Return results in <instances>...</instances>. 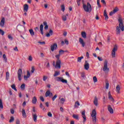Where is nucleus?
I'll return each instance as SVG.
<instances>
[{"instance_id": "f257e3e1", "label": "nucleus", "mask_w": 124, "mask_h": 124, "mask_svg": "<svg viewBox=\"0 0 124 124\" xmlns=\"http://www.w3.org/2000/svg\"><path fill=\"white\" fill-rule=\"evenodd\" d=\"M64 51L62 50H59V54L58 55H55V58L57 59L56 63L55 64V62L53 61L52 64L54 67L56 69H61V61L60 60L61 55H62L64 53Z\"/></svg>"}, {"instance_id": "f03ea898", "label": "nucleus", "mask_w": 124, "mask_h": 124, "mask_svg": "<svg viewBox=\"0 0 124 124\" xmlns=\"http://www.w3.org/2000/svg\"><path fill=\"white\" fill-rule=\"evenodd\" d=\"M118 21L119 22V26H117L116 27V31H121V30L122 31H124V23H123V19L122 18H119L118 19Z\"/></svg>"}, {"instance_id": "7ed1b4c3", "label": "nucleus", "mask_w": 124, "mask_h": 124, "mask_svg": "<svg viewBox=\"0 0 124 124\" xmlns=\"http://www.w3.org/2000/svg\"><path fill=\"white\" fill-rule=\"evenodd\" d=\"M83 7L85 12H89L91 13L92 12V5L89 2H87V5L83 4Z\"/></svg>"}, {"instance_id": "20e7f679", "label": "nucleus", "mask_w": 124, "mask_h": 124, "mask_svg": "<svg viewBox=\"0 0 124 124\" xmlns=\"http://www.w3.org/2000/svg\"><path fill=\"white\" fill-rule=\"evenodd\" d=\"M91 117H92L93 123V124H95L96 122V111L95 109L93 110Z\"/></svg>"}, {"instance_id": "39448f33", "label": "nucleus", "mask_w": 124, "mask_h": 124, "mask_svg": "<svg viewBox=\"0 0 124 124\" xmlns=\"http://www.w3.org/2000/svg\"><path fill=\"white\" fill-rule=\"evenodd\" d=\"M108 61H105L103 70L104 71V72H106V73L108 72L109 71V68L108 67Z\"/></svg>"}, {"instance_id": "423d86ee", "label": "nucleus", "mask_w": 124, "mask_h": 124, "mask_svg": "<svg viewBox=\"0 0 124 124\" xmlns=\"http://www.w3.org/2000/svg\"><path fill=\"white\" fill-rule=\"evenodd\" d=\"M118 50V46L117 45H115L114 46V47H113L112 50V53H111V56L112 58H115V52Z\"/></svg>"}, {"instance_id": "0eeeda50", "label": "nucleus", "mask_w": 124, "mask_h": 124, "mask_svg": "<svg viewBox=\"0 0 124 124\" xmlns=\"http://www.w3.org/2000/svg\"><path fill=\"white\" fill-rule=\"evenodd\" d=\"M57 81L58 82H62L63 83L66 84L67 83V80L63 79V78L61 77H57Z\"/></svg>"}, {"instance_id": "6e6552de", "label": "nucleus", "mask_w": 124, "mask_h": 124, "mask_svg": "<svg viewBox=\"0 0 124 124\" xmlns=\"http://www.w3.org/2000/svg\"><path fill=\"white\" fill-rule=\"evenodd\" d=\"M22 70L21 69H19L18 71H17V76H18V80L19 81H21L22 80Z\"/></svg>"}, {"instance_id": "1a4fd4ad", "label": "nucleus", "mask_w": 124, "mask_h": 124, "mask_svg": "<svg viewBox=\"0 0 124 124\" xmlns=\"http://www.w3.org/2000/svg\"><path fill=\"white\" fill-rule=\"evenodd\" d=\"M119 11V8L118 7H116L112 11L110 12L109 13L110 16H112L113 14H115V13H117V12Z\"/></svg>"}, {"instance_id": "9d476101", "label": "nucleus", "mask_w": 124, "mask_h": 124, "mask_svg": "<svg viewBox=\"0 0 124 124\" xmlns=\"http://www.w3.org/2000/svg\"><path fill=\"white\" fill-rule=\"evenodd\" d=\"M57 48V44L55 43L53 44L52 46H50V49H51L52 51H54L55 49H56Z\"/></svg>"}, {"instance_id": "9b49d317", "label": "nucleus", "mask_w": 124, "mask_h": 124, "mask_svg": "<svg viewBox=\"0 0 124 124\" xmlns=\"http://www.w3.org/2000/svg\"><path fill=\"white\" fill-rule=\"evenodd\" d=\"M81 115H82V118H83V122L85 123L86 120H87V118L86 117V116H85V111H83L81 113Z\"/></svg>"}, {"instance_id": "f8f14e48", "label": "nucleus", "mask_w": 124, "mask_h": 124, "mask_svg": "<svg viewBox=\"0 0 124 124\" xmlns=\"http://www.w3.org/2000/svg\"><path fill=\"white\" fill-rule=\"evenodd\" d=\"M79 42L80 45H82V47H85V43L81 38H79Z\"/></svg>"}, {"instance_id": "ddd939ff", "label": "nucleus", "mask_w": 124, "mask_h": 124, "mask_svg": "<svg viewBox=\"0 0 124 124\" xmlns=\"http://www.w3.org/2000/svg\"><path fill=\"white\" fill-rule=\"evenodd\" d=\"M108 110L110 114H113L114 113V110L113 109L111 108L110 105H109L108 106Z\"/></svg>"}, {"instance_id": "4468645a", "label": "nucleus", "mask_w": 124, "mask_h": 124, "mask_svg": "<svg viewBox=\"0 0 124 124\" xmlns=\"http://www.w3.org/2000/svg\"><path fill=\"white\" fill-rule=\"evenodd\" d=\"M5 21V19L4 18V17H2L0 22V27H4Z\"/></svg>"}, {"instance_id": "2eb2a0df", "label": "nucleus", "mask_w": 124, "mask_h": 124, "mask_svg": "<svg viewBox=\"0 0 124 124\" xmlns=\"http://www.w3.org/2000/svg\"><path fill=\"white\" fill-rule=\"evenodd\" d=\"M85 69L88 70L90 68V64L88 63L87 61H85V64L84 65Z\"/></svg>"}, {"instance_id": "dca6fc26", "label": "nucleus", "mask_w": 124, "mask_h": 124, "mask_svg": "<svg viewBox=\"0 0 124 124\" xmlns=\"http://www.w3.org/2000/svg\"><path fill=\"white\" fill-rule=\"evenodd\" d=\"M93 103L95 106H97L98 105V100H97V98L96 96H95L94 97Z\"/></svg>"}, {"instance_id": "f3484780", "label": "nucleus", "mask_w": 124, "mask_h": 124, "mask_svg": "<svg viewBox=\"0 0 124 124\" xmlns=\"http://www.w3.org/2000/svg\"><path fill=\"white\" fill-rule=\"evenodd\" d=\"M28 10H29V5L25 4L24 6V12H28Z\"/></svg>"}, {"instance_id": "a211bd4d", "label": "nucleus", "mask_w": 124, "mask_h": 124, "mask_svg": "<svg viewBox=\"0 0 124 124\" xmlns=\"http://www.w3.org/2000/svg\"><path fill=\"white\" fill-rule=\"evenodd\" d=\"M44 26H45L44 30L45 31H46V30H48V25H47V22L44 21L43 22Z\"/></svg>"}, {"instance_id": "6ab92c4d", "label": "nucleus", "mask_w": 124, "mask_h": 124, "mask_svg": "<svg viewBox=\"0 0 124 124\" xmlns=\"http://www.w3.org/2000/svg\"><path fill=\"white\" fill-rule=\"evenodd\" d=\"M22 116L23 118H25L27 117V114L25 112V110L24 109H22Z\"/></svg>"}, {"instance_id": "aec40b11", "label": "nucleus", "mask_w": 124, "mask_h": 124, "mask_svg": "<svg viewBox=\"0 0 124 124\" xmlns=\"http://www.w3.org/2000/svg\"><path fill=\"white\" fill-rule=\"evenodd\" d=\"M33 120H34V122H37V116L36 114H34L32 115Z\"/></svg>"}, {"instance_id": "412c9836", "label": "nucleus", "mask_w": 124, "mask_h": 124, "mask_svg": "<svg viewBox=\"0 0 124 124\" xmlns=\"http://www.w3.org/2000/svg\"><path fill=\"white\" fill-rule=\"evenodd\" d=\"M36 102H37V98L36 96H34V97L32 98V103L33 104H36Z\"/></svg>"}, {"instance_id": "4be33fe9", "label": "nucleus", "mask_w": 124, "mask_h": 124, "mask_svg": "<svg viewBox=\"0 0 124 124\" xmlns=\"http://www.w3.org/2000/svg\"><path fill=\"white\" fill-rule=\"evenodd\" d=\"M81 35L83 38L84 39L87 38V34L85 33V32L82 31Z\"/></svg>"}, {"instance_id": "5701e85b", "label": "nucleus", "mask_w": 124, "mask_h": 124, "mask_svg": "<svg viewBox=\"0 0 124 124\" xmlns=\"http://www.w3.org/2000/svg\"><path fill=\"white\" fill-rule=\"evenodd\" d=\"M116 92H117L118 93H120V91L121 90L120 86L119 85L116 86Z\"/></svg>"}, {"instance_id": "b1692460", "label": "nucleus", "mask_w": 124, "mask_h": 124, "mask_svg": "<svg viewBox=\"0 0 124 124\" xmlns=\"http://www.w3.org/2000/svg\"><path fill=\"white\" fill-rule=\"evenodd\" d=\"M104 16L105 17V19L106 20H108V15H107V13H106V11L105 10L104 12Z\"/></svg>"}, {"instance_id": "393cba45", "label": "nucleus", "mask_w": 124, "mask_h": 124, "mask_svg": "<svg viewBox=\"0 0 124 124\" xmlns=\"http://www.w3.org/2000/svg\"><path fill=\"white\" fill-rule=\"evenodd\" d=\"M73 117L74 119H76V120H79V116L78 115H76V114H73Z\"/></svg>"}, {"instance_id": "a878e982", "label": "nucleus", "mask_w": 124, "mask_h": 124, "mask_svg": "<svg viewBox=\"0 0 124 124\" xmlns=\"http://www.w3.org/2000/svg\"><path fill=\"white\" fill-rule=\"evenodd\" d=\"M51 92H50L49 90H47L46 92V97H48L50 94L51 93Z\"/></svg>"}, {"instance_id": "bb28decb", "label": "nucleus", "mask_w": 124, "mask_h": 124, "mask_svg": "<svg viewBox=\"0 0 124 124\" xmlns=\"http://www.w3.org/2000/svg\"><path fill=\"white\" fill-rule=\"evenodd\" d=\"M53 34V31H49V33H46V37H49L50 36Z\"/></svg>"}, {"instance_id": "cd10ccee", "label": "nucleus", "mask_w": 124, "mask_h": 124, "mask_svg": "<svg viewBox=\"0 0 124 124\" xmlns=\"http://www.w3.org/2000/svg\"><path fill=\"white\" fill-rule=\"evenodd\" d=\"M79 105L80 104L78 101H77L75 103V107L78 108Z\"/></svg>"}, {"instance_id": "c85d7f7f", "label": "nucleus", "mask_w": 124, "mask_h": 124, "mask_svg": "<svg viewBox=\"0 0 124 124\" xmlns=\"http://www.w3.org/2000/svg\"><path fill=\"white\" fill-rule=\"evenodd\" d=\"M82 59H84V57H83V56L79 57L78 58V59H77L78 62H81V60Z\"/></svg>"}, {"instance_id": "c756f323", "label": "nucleus", "mask_w": 124, "mask_h": 124, "mask_svg": "<svg viewBox=\"0 0 124 124\" xmlns=\"http://www.w3.org/2000/svg\"><path fill=\"white\" fill-rule=\"evenodd\" d=\"M66 16H68V14H66V15H64L62 16V19L63 20V21H66V19H67V17H66Z\"/></svg>"}, {"instance_id": "7c9ffc66", "label": "nucleus", "mask_w": 124, "mask_h": 124, "mask_svg": "<svg viewBox=\"0 0 124 124\" xmlns=\"http://www.w3.org/2000/svg\"><path fill=\"white\" fill-rule=\"evenodd\" d=\"M2 58H3V60L5 61V62H7V59L6 55L3 54Z\"/></svg>"}, {"instance_id": "2f4dec72", "label": "nucleus", "mask_w": 124, "mask_h": 124, "mask_svg": "<svg viewBox=\"0 0 124 124\" xmlns=\"http://www.w3.org/2000/svg\"><path fill=\"white\" fill-rule=\"evenodd\" d=\"M60 75V72H58V71H56L55 74H54L53 75V77H57L58 75Z\"/></svg>"}, {"instance_id": "473e14b6", "label": "nucleus", "mask_w": 124, "mask_h": 124, "mask_svg": "<svg viewBox=\"0 0 124 124\" xmlns=\"http://www.w3.org/2000/svg\"><path fill=\"white\" fill-rule=\"evenodd\" d=\"M9 73L8 72H7L6 73V80H9Z\"/></svg>"}, {"instance_id": "72a5a7b5", "label": "nucleus", "mask_w": 124, "mask_h": 124, "mask_svg": "<svg viewBox=\"0 0 124 124\" xmlns=\"http://www.w3.org/2000/svg\"><path fill=\"white\" fill-rule=\"evenodd\" d=\"M14 121V118L13 116H11L10 118V120L9 121V123H13Z\"/></svg>"}, {"instance_id": "f704fd0d", "label": "nucleus", "mask_w": 124, "mask_h": 124, "mask_svg": "<svg viewBox=\"0 0 124 124\" xmlns=\"http://www.w3.org/2000/svg\"><path fill=\"white\" fill-rule=\"evenodd\" d=\"M11 88L12 89L14 90L16 92H17V90L16 89L15 84H13V85H11Z\"/></svg>"}, {"instance_id": "c9c22d12", "label": "nucleus", "mask_w": 124, "mask_h": 124, "mask_svg": "<svg viewBox=\"0 0 124 124\" xmlns=\"http://www.w3.org/2000/svg\"><path fill=\"white\" fill-rule=\"evenodd\" d=\"M61 9L63 12H64V10H65V7H64V5H61Z\"/></svg>"}, {"instance_id": "e433bc0d", "label": "nucleus", "mask_w": 124, "mask_h": 124, "mask_svg": "<svg viewBox=\"0 0 124 124\" xmlns=\"http://www.w3.org/2000/svg\"><path fill=\"white\" fill-rule=\"evenodd\" d=\"M108 99L111 101L112 102H114V99L112 98V96H108Z\"/></svg>"}, {"instance_id": "4c0bfd02", "label": "nucleus", "mask_w": 124, "mask_h": 124, "mask_svg": "<svg viewBox=\"0 0 124 124\" xmlns=\"http://www.w3.org/2000/svg\"><path fill=\"white\" fill-rule=\"evenodd\" d=\"M0 108L1 109H3V103H2L1 99H0Z\"/></svg>"}, {"instance_id": "58836bf2", "label": "nucleus", "mask_w": 124, "mask_h": 124, "mask_svg": "<svg viewBox=\"0 0 124 124\" xmlns=\"http://www.w3.org/2000/svg\"><path fill=\"white\" fill-rule=\"evenodd\" d=\"M43 28H44L43 24H41L40 26V31H43Z\"/></svg>"}, {"instance_id": "ea45409f", "label": "nucleus", "mask_w": 124, "mask_h": 124, "mask_svg": "<svg viewBox=\"0 0 124 124\" xmlns=\"http://www.w3.org/2000/svg\"><path fill=\"white\" fill-rule=\"evenodd\" d=\"M25 84H22L21 86H20V88L22 90H25Z\"/></svg>"}, {"instance_id": "a19ab883", "label": "nucleus", "mask_w": 124, "mask_h": 124, "mask_svg": "<svg viewBox=\"0 0 124 124\" xmlns=\"http://www.w3.org/2000/svg\"><path fill=\"white\" fill-rule=\"evenodd\" d=\"M64 102H65V99L64 98H62L61 99V103L62 104H63Z\"/></svg>"}, {"instance_id": "79ce46f5", "label": "nucleus", "mask_w": 124, "mask_h": 124, "mask_svg": "<svg viewBox=\"0 0 124 124\" xmlns=\"http://www.w3.org/2000/svg\"><path fill=\"white\" fill-rule=\"evenodd\" d=\"M97 4L98 7H99V8L101 7V5H100L99 0H97Z\"/></svg>"}, {"instance_id": "37998d69", "label": "nucleus", "mask_w": 124, "mask_h": 124, "mask_svg": "<svg viewBox=\"0 0 124 124\" xmlns=\"http://www.w3.org/2000/svg\"><path fill=\"white\" fill-rule=\"evenodd\" d=\"M57 95L55 94V95H54L53 97H52V100L53 101H54L55 99L57 98Z\"/></svg>"}, {"instance_id": "c03bdc74", "label": "nucleus", "mask_w": 124, "mask_h": 124, "mask_svg": "<svg viewBox=\"0 0 124 124\" xmlns=\"http://www.w3.org/2000/svg\"><path fill=\"white\" fill-rule=\"evenodd\" d=\"M93 80L94 82H96L97 81V79L96 77H94L93 78Z\"/></svg>"}, {"instance_id": "a18cd8bd", "label": "nucleus", "mask_w": 124, "mask_h": 124, "mask_svg": "<svg viewBox=\"0 0 124 124\" xmlns=\"http://www.w3.org/2000/svg\"><path fill=\"white\" fill-rule=\"evenodd\" d=\"M109 87V84L108 82L106 83V88L107 90H108Z\"/></svg>"}, {"instance_id": "49530a36", "label": "nucleus", "mask_w": 124, "mask_h": 124, "mask_svg": "<svg viewBox=\"0 0 124 124\" xmlns=\"http://www.w3.org/2000/svg\"><path fill=\"white\" fill-rule=\"evenodd\" d=\"M47 116L49 117H52V114L50 112H49L48 113H47Z\"/></svg>"}, {"instance_id": "de8ad7c7", "label": "nucleus", "mask_w": 124, "mask_h": 124, "mask_svg": "<svg viewBox=\"0 0 124 124\" xmlns=\"http://www.w3.org/2000/svg\"><path fill=\"white\" fill-rule=\"evenodd\" d=\"M97 58H98V60H99V61H100V62L103 61V58L102 57L98 56Z\"/></svg>"}, {"instance_id": "09e8293b", "label": "nucleus", "mask_w": 124, "mask_h": 124, "mask_svg": "<svg viewBox=\"0 0 124 124\" xmlns=\"http://www.w3.org/2000/svg\"><path fill=\"white\" fill-rule=\"evenodd\" d=\"M8 38L9 39H10L11 40H13V37L11 36V35H8Z\"/></svg>"}, {"instance_id": "8fccbe9b", "label": "nucleus", "mask_w": 124, "mask_h": 124, "mask_svg": "<svg viewBox=\"0 0 124 124\" xmlns=\"http://www.w3.org/2000/svg\"><path fill=\"white\" fill-rule=\"evenodd\" d=\"M64 42L65 43V45H69V41H68V40H67L66 39H65L64 40Z\"/></svg>"}, {"instance_id": "3c124183", "label": "nucleus", "mask_w": 124, "mask_h": 124, "mask_svg": "<svg viewBox=\"0 0 124 124\" xmlns=\"http://www.w3.org/2000/svg\"><path fill=\"white\" fill-rule=\"evenodd\" d=\"M40 99L41 100L42 102H44L45 101V99L43 98V96H40Z\"/></svg>"}, {"instance_id": "603ef678", "label": "nucleus", "mask_w": 124, "mask_h": 124, "mask_svg": "<svg viewBox=\"0 0 124 124\" xmlns=\"http://www.w3.org/2000/svg\"><path fill=\"white\" fill-rule=\"evenodd\" d=\"M29 78H30V77H28L27 76H24V80H27Z\"/></svg>"}, {"instance_id": "864d4df0", "label": "nucleus", "mask_w": 124, "mask_h": 124, "mask_svg": "<svg viewBox=\"0 0 124 124\" xmlns=\"http://www.w3.org/2000/svg\"><path fill=\"white\" fill-rule=\"evenodd\" d=\"M101 2H102L103 4H104V5H106V2H105V0H102Z\"/></svg>"}, {"instance_id": "5fc2aeb1", "label": "nucleus", "mask_w": 124, "mask_h": 124, "mask_svg": "<svg viewBox=\"0 0 124 124\" xmlns=\"http://www.w3.org/2000/svg\"><path fill=\"white\" fill-rule=\"evenodd\" d=\"M38 43L40 44L41 45H45L46 44L45 42H40V41H38Z\"/></svg>"}, {"instance_id": "6e6d98bb", "label": "nucleus", "mask_w": 124, "mask_h": 124, "mask_svg": "<svg viewBox=\"0 0 124 124\" xmlns=\"http://www.w3.org/2000/svg\"><path fill=\"white\" fill-rule=\"evenodd\" d=\"M35 70V69H34V67H32L31 72L32 73H33Z\"/></svg>"}, {"instance_id": "4d7b16f0", "label": "nucleus", "mask_w": 124, "mask_h": 124, "mask_svg": "<svg viewBox=\"0 0 124 124\" xmlns=\"http://www.w3.org/2000/svg\"><path fill=\"white\" fill-rule=\"evenodd\" d=\"M80 1H81V0H77V1L78 5V6H79V5H80Z\"/></svg>"}, {"instance_id": "13d9d810", "label": "nucleus", "mask_w": 124, "mask_h": 124, "mask_svg": "<svg viewBox=\"0 0 124 124\" xmlns=\"http://www.w3.org/2000/svg\"><path fill=\"white\" fill-rule=\"evenodd\" d=\"M27 76L30 77V76H31V74H30V71H27Z\"/></svg>"}, {"instance_id": "bf43d9fd", "label": "nucleus", "mask_w": 124, "mask_h": 124, "mask_svg": "<svg viewBox=\"0 0 124 124\" xmlns=\"http://www.w3.org/2000/svg\"><path fill=\"white\" fill-rule=\"evenodd\" d=\"M47 78H47V77L44 76L43 77V80H44V81H45L47 79Z\"/></svg>"}, {"instance_id": "052dcab7", "label": "nucleus", "mask_w": 124, "mask_h": 124, "mask_svg": "<svg viewBox=\"0 0 124 124\" xmlns=\"http://www.w3.org/2000/svg\"><path fill=\"white\" fill-rule=\"evenodd\" d=\"M14 112H15V111H14V109H11V113L12 114H14Z\"/></svg>"}, {"instance_id": "680f3d73", "label": "nucleus", "mask_w": 124, "mask_h": 124, "mask_svg": "<svg viewBox=\"0 0 124 124\" xmlns=\"http://www.w3.org/2000/svg\"><path fill=\"white\" fill-rule=\"evenodd\" d=\"M46 67L47 68H49L50 67V65H49V62H47Z\"/></svg>"}, {"instance_id": "e2e57ef3", "label": "nucleus", "mask_w": 124, "mask_h": 124, "mask_svg": "<svg viewBox=\"0 0 124 124\" xmlns=\"http://www.w3.org/2000/svg\"><path fill=\"white\" fill-rule=\"evenodd\" d=\"M16 124H20V121L19 120V119H16Z\"/></svg>"}, {"instance_id": "0e129e2a", "label": "nucleus", "mask_w": 124, "mask_h": 124, "mask_svg": "<svg viewBox=\"0 0 124 124\" xmlns=\"http://www.w3.org/2000/svg\"><path fill=\"white\" fill-rule=\"evenodd\" d=\"M30 33L32 36H33L34 34V31H30Z\"/></svg>"}, {"instance_id": "69168bd1", "label": "nucleus", "mask_w": 124, "mask_h": 124, "mask_svg": "<svg viewBox=\"0 0 124 124\" xmlns=\"http://www.w3.org/2000/svg\"><path fill=\"white\" fill-rule=\"evenodd\" d=\"M86 57H87L88 59L90 58V55H89V53L88 52H86Z\"/></svg>"}, {"instance_id": "338daca9", "label": "nucleus", "mask_w": 124, "mask_h": 124, "mask_svg": "<svg viewBox=\"0 0 124 124\" xmlns=\"http://www.w3.org/2000/svg\"><path fill=\"white\" fill-rule=\"evenodd\" d=\"M14 50L16 51H18V47H17L16 46V47L14 48Z\"/></svg>"}, {"instance_id": "774afa93", "label": "nucleus", "mask_w": 124, "mask_h": 124, "mask_svg": "<svg viewBox=\"0 0 124 124\" xmlns=\"http://www.w3.org/2000/svg\"><path fill=\"white\" fill-rule=\"evenodd\" d=\"M26 106V102L25 101H24L23 104H22V106L23 107H25V106Z\"/></svg>"}]
</instances>
